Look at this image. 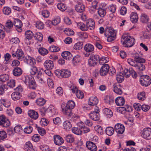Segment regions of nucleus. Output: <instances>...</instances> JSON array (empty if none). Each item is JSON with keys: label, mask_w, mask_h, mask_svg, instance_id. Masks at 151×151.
I'll return each mask as SVG.
<instances>
[{"label": "nucleus", "mask_w": 151, "mask_h": 151, "mask_svg": "<svg viewBox=\"0 0 151 151\" xmlns=\"http://www.w3.org/2000/svg\"><path fill=\"white\" fill-rule=\"evenodd\" d=\"M132 56L134 58V60L131 58L128 59L127 60L128 63L139 70H145V66L143 63L145 62V59L141 58L139 55L137 53L133 54Z\"/></svg>", "instance_id": "f257e3e1"}, {"label": "nucleus", "mask_w": 151, "mask_h": 151, "mask_svg": "<svg viewBox=\"0 0 151 151\" xmlns=\"http://www.w3.org/2000/svg\"><path fill=\"white\" fill-rule=\"evenodd\" d=\"M75 106L74 102L72 100L69 101L67 103L66 106L62 108V110L64 114L67 115V117L70 118L72 116V119L73 120H76L78 118V116L73 115L71 109H73Z\"/></svg>", "instance_id": "f03ea898"}, {"label": "nucleus", "mask_w": 151, "mask_h": 151, "mask_svg": "<svg viewBox=\"0 0 151 151\" xmlns=\"http://www.w3.org/2000/svg\"><path fill=\"white\" fill-rule=\"evenodd\" d=\"M135 39L130 36L123 35L122 36L121 42H123V44L125 47H130L134 44Z\"/></svg>", "instance_id": "7ed1b4c3"}, {"label": "nucleus", "mask_w": 151, "mask_h": 151, "mask_svg": "<svg viewBox=\"0 0 151 151\" xmlns=\"http://www.w3.org/2000/svg\"><path fill=\"white\" fill-rule=\"evenodd\" d=\"M105 35L107 37V41L111 42L114 41L116 38V34L114 31L109 28L106 29Z\"/></svg>", "instance_id": "20e7f679"}, {"label": "nucleus", "mask_w": 151, "mask_h": 151, "mask_svg": "<svg viewBox=\"0 0 151 151\" xmlns=\"http://www.w3.org/2000/svg\"><path fill=\"white\" fill-rule=\"evenodd\" d=\"M11 124L10 122L4 115H0V125L1 126L7 128Z\"/></svg>", "instance_id": "39448f33"}, {"label": "nucleus", "mask_w": 151, "mask_h": 151, "mask_svg": "<svg viewBox=\"0 0 151 151\" xmlns=\"http://www.w3.org/2000/svg\"><path fill=\"white\" fill-rule=\"evenodd\" d=\"M140 82L142 85L146 87L151 84V79L147 75L143 76L141 77Z\"/></svg>", "instance_id": "423d86ee"}, {"label": "nucleus", "mask_w": 151, "mask_h": 151, "mask_svg": "<svg viewBox=\"0 0 151 151\" xmlns=\"http://www.w3.org/2000/svg\"><path fill=\"white\" fill-rule=\"evenodd\" d=\"M99 56L98 55H95L92 56H90L88 60V64L90 67H94L96 65L97 62H99Z\"/></svg>", "instance_id": "0eeeda50"}, {"label": "nucleus", "mask_w": 151, "mask_h": 151, "mask_svg": "<svg viewBox=\"0 0 151 151\" xmlns=\"http://www.w3.org/2000/svg\"><path fill=\"white\" fill-rule=\"evenodd\" d=\"M141 135L143 138L147 139H151V129L146 128L141 132Z\"/></svg>", "instance_id": "6e6552de"}, {"label": "nucleus", "mask_w": 151, "mask_h": 151, "mask_svg": "<svg viewBox=\"0 0 151 151\" xmlns=\"http://www.w3.org/2000/svg\"><path fill=\"white\" fill-rule=\"evenodd\" d=\"M124 73L125 77L126 78H128L131 75L134 78H136L137 76V73L132 68H129V69H125Z\"/></svg>", "instance_id": "1a4fd4ad"}, {"label": "nucleus", "mask_w": 151, "mask_h": 151, "mask_svg": "<svg viewBox=\"0 0 151 151\" xmlns=\"http://www.w3.org/2000/svg\"><path fill=\"white\" fill-rule=\"evenodd\" d=\"M99 111V109H96L94 111L91 112L89 114V117L93 121H99L100 117Z\"/></svg>", "instance_id": "9d476101"}, {"label": "nucleus", "mask_w": 151, "mask_h": 151, "mask_svg": "<svg viewBox=\"0 0 151 151\" xmlns=\"http://www.w3.org/2000/svg\"><path fill=\"white\" fill-rule=\"evenodd\" d=\"M12 54L13 57L16 56L17 58L20 60L22 61L25 59L24 53L21 49H18L15 52L12 53Z\"/></svg>", "instance_id": "9b49d317"}, {"label": "nucleus", "mask_w": 151, "mask_h": 151, "mask_svg": "<svg viewBox=\"0 0 151 151\" xmlns=\"http://www.w3.org/2000/svg\"><path fill=\"white\" fill-rule=\"evenodd\" d=\"M34 36V34L32 31L28 30L25 32L24 42L26 44L28 45L30 44L29 40L32 39Z\"/></svg>", "instance_id": "f8f14e48"}, {"label": "nucleus", "mask_w": 151, "mask_h": 151, "mask_svg": "<svg viewBox=\"0 0 151 151\" xmlns=\"http://www.w3.org/2000/svg\"><path fill=\"white\" fill-rule=\"evenodd\" d=\"M109 67L107 64H105L101 67L99 70L101 76H105L108 73L109 70Z\"/></svg>", "instance_id": "ddd939ff"}, {"label": "nucleus", "mask_w": 151, "mask_h": 151, "mask_svg": "<svg viewBox=\"0 0 151 151\" xmlns=\"http://www.w3.org/2000/svg\"><path fill=\"white\" fill-rule=\"evenodd\" d=\"M114 91L116 93L121 95L123 91H122V87L121 85L118 83H115L113 86Z\"/></svg>", "instance_id": "4468645a"}, {"label": "nucleus", "mask_w": 151, "mask_h": 151, "mask_svg": "<svg viewBox=\"0 0 151 151\" xmlns=\"http://www.w3.org/2000/svg\"><path fill=\"white\" fill-rule=\"evenodd\" d=\"M14 25L16 27V30L17 32H21L22 31V23L21 21L19 19H15L14 21Z\"/></svg>", "instance_id": "2eb2a0df"}, {"label": "nucleus", "mask_w": 151, "mask_h": 151, "mask_svg": "<svg viewBox=\"0 0 151 151\" xmlns=\"http://www.w3.org/2000/svg\"><path fill=\"white\" fill-rule=\"evenodd\" d=\"M114 129L116 132L119 134H123L124 131V126L120 123L116 124L115 126Z\"/></svg>", "instance_id": "dca6fc26"}, {"label": "nucleus", "mask_w": 151, "mask_h": 151, "mask_svg": "<svg viewBox=\"0 0 151 151\" xmlns=\"http://www.w3.org/2000/svg\"><path fill=\"white\" fill-rule=\"evenodd\" d=\"M54 143L57 145H60L64 142L63 139L59 135H55L53 136Z\"/></svg>", "instance_id": "f3484780"}, {"label": "nucleus", "mask_w": 151, "mask_h": 151, "mask_svg": "<svg viewBox=\"0 0 151 151\" xmlns=\"http://www.w3.org/2000/svg\"><path fill=\"white\" fill-rule=\"evenodd\" d=\"M86 146L91 151H96L97 147L95 144L93 142L88 141L86 142Z\"/></svg>", "instance_id": "a211bd4d"}, {"label": "nucleus", "mask_w": 151, "mask_h": 151, "mask_svg": "<svg viewBox=\"0 0 151 151\" xmlns=\"http://www.w3.org/2000/svg\"><path fill=\"white\" fill-rule=\"evenodd\" d=\"M85 9V6L82 3L78 2L75 6L76 10L78 12L81 13L84 12Z\"/></svg>", "instance_id": "6ab92c4d"}, {"label": "nucleus", "mask_w": 151, "mask_h": 151, "mask_svg": "<svg viewBox=\"0 0 151 151\" xmlns=\"http://www.w3.org/2000/svg\"><path fill=\"white\" fill-rule=\"evenodd\" d=\"M61 55L64 59L68 60H71L73 57L71 53L68 51L63 52L62 53Z\"/></svg>", "instance_id": "aec40b11"}, {"label": "nucleus", "mask_w": 151, "mask_h": 151, "mask_svg": "<svg viewBox=\"0 0 151 151\" xmlns=\"http://www.w3.org/2000/svg\"><path fill=\"white\" fill-rule=\"evenodd\" d=\"M135 143L134 141H129L127 142V146H130L129 147L127 148L124 149V151H134L136 150L135 148L133 147L132 145H134Z\"/></svg>", "instance_id": "412c9836"}, {"label": "nucleus", "mask_w": 151, "mask_h": 151, "mask_svg": "<svg viewBox=\"0 0 151 151\" xmlns=\"http://www.w3.org/2000/svg\"><path fill=\"white\" fill-rule=\"evenodd\" d=\"M116 104L119 106H122L124 104L125 100L124 98L122 96L117 97L115 100Z\"/></svg>", "instance_id": "4be33fe9"}, {"label": "nucleus", "mask_w": 151, "mask_h": 151, "mask_svg": "<svg viewBox=\"0 0 151 151\" xmlns=\"http://www.w3.org/2000/svg\"><path fill=\"white\" fill-rule=\"evenodd\" d=\"M45 68L47 69H52L54 67V64L53 62L50 60H46L44 63Z\"/></svg>", "instance_id": "5701e85b"}, {"label": "nucleus", "mask_w": 151, "mask_h": 151, "mask_svg": "<svg viewBox=\"0 0 151 151\" xmlns=\"http://www.w3.org/2000/svg\"><path fill=\"white\" fill-rule=\"evenodd\" d=\"M86 26L87 28L91 30H93L94 29L95 23L94 21L92 19H88L86 22Z\"/></svg>", "instance_id": "b1692460"}, {"label": "nucleus", "mask_w": 151, "mask_h": 151, "mask_svg": "<svg viewBox=\"0 0 151 151\" xmlns=\"http://www.w3.org/2000/svg\"><path fill=\"white\" fill-rule=\"evenodd\" d=\"M28 114L31 118L34 119H37L38 117L37 112L32 110H30L28 111Z\"/></svg>", "instance_id": "393cba45"}, {"label": "nucleus", "mask_w": 151, "mask_h": 151, "mask_svg": "<svg viewBox=\"0 0 151 151\" xmlns=\"http://www.w3.org/2000/svg\"><path fill=\"white\" fill-rule=\"evenodd\" d=\"M24 58L25 59H24L23 61L27 64H30L31 65H32L35 63V59L29 56H27Z\"/></svg>", "instance_id": "a878e982"}, {"label": "nucleus", "mask_w": 151, "mask_h": 151, "mask_svg": "<svg viewBox=\"0 0 151 151\" xmlns=\"http://www.w3.org/2000/svg\"><path fill=\"white\" fill-rule=\"evenodd\" d=\"M12 72L14 76H19L22 74V70L20 68L17 67L13 69Z\"/></svg>", "instance_id": "bb28decb"}, {"label": "nucleus", "mask_w": 151, "mask_h": 151, "mask_svg": "<svg viewBox=\"0 0 151 151\" xmlns=\"http://www.w3.org/2000/svg\"><path fill=\"white\" fill-rule=\"evenodd\" d=\"M98 102V100L96 97H91L88 101V104L91 106L96 105Z\"/></svg>", "instance_id": "cd10ccee"}, {"label": "nucleus", "mask_w": 151, "mask_h": 151, "mask_svg": "<svg viewBox=\"0 0 151 151\" xmlns=\"http://www.w3.org/2000/svg\"><path fill=\"white\" fill-rule=\"evenodd\" d=\"M130 19L133 23L137 22L138 19V17L137 13L135 12L132 13L130 14Z\"/></svg>", "instance_id": "c85d7f7f"}, {"label": "nucleus", "mask_w": 151, "mask_h": 151, "mask_svg": "<svg viewBox=\"0 0 151 151\" xmlns=\"http://www.w3.org/2000/svg\"><path fill=\"white\" fill-rule=\"evenodd\" d=\"M24 150L26 151H33L34 150L33 148L32 144L30 142H27L24 146Z\"/></svg>", "instance_id": "c756f323"}, {"label": "nucleus", "mask_w": 151, "mask_h": 151, "mask_svg": "<svg viewBox=\"0 0 151 151\" xmlns=\"http://www.w3.org/2000/svg\"><path fill=\"white\" fill-rule=\"evenodd\" d=\"M84 49L87 52H90L94 50L93 46L90 44H87L84 47Z\"/></svg>", "instance_id": "7c9ffc66"}, {"label": "nucleus", "mask_w": 151, "mask_h": 151, "mask_svg": "<svg viewBox=\"0 0 151 151\" xmlns=\"http://www.w3.org/2000/svg\"><path fill=\"white\" fill-rule=\"evenodd\" d=\"M81 57L80 56L76 55L73 58L72 63L74 66H76L80 62Z\"/></svg>", "instance_id": "2f4dec72"}, {"label": "nucleus", "mask_w": 151, "mask_h": 151, "mask_svg": "<svg viewBox=\"0 0 151 151\" xmlns=\"http://www.w3.org/2000/svg\"><path fill=\"white\" fill-rule=\"evenodd\" d=\"M13 24L12 22L11 21L8 20L5 24L6 27H4V30L8 32L9 31V29L12 28Z\"/></svg>", "instance_id": "473e14b6"}, {"label": "nucleus", "mask_w": 151, "mask_h": 151, "mask_svg": "<svg viewBox=\"0 0 151 151\" xmlns=\"http://www.w3.org/2000/svg\"><path fill=\"white\" fill-rule=\"evenodd\" d=\"M103 112L104 114L107 116V117L110 118L113 115V112L111 110L108 108H105L103 110Z\"/></svg>", "instance_id": "72a5a7b5"}, {"label": "nucleus", "mask_w": 151, "mask_h": 151, "mask_svg": "<svg viewBox=\"0 0 151 151\" xmlns=\"http://www.w3.org/2000/svg\"><path fill=\"white\" fill-rule=\"evenodd\" d=\"M37 74L36 76L38 80V81L41 83H44V79L43 78V75L42 72L41 70H39L37 73Z\"/></svg>", "instance_id": "f704fd0d"}, {"label": "nucleus", "mask_w": 151, "mask_h": 151, "mask_svg": "<svg viewBox=\"0 0 151 151\" xmlns=\"http://www.w3.org/2000/svg\"><path fill=\"white\" fill-rule=\"evenodd\" d=\"M63 126L65 129L69 130L72 127V125L69 121H65L63 123Z\"/></svg>", "instance_id": "c9c22d12"}, {"label": "nucleus", "mask_w": 151, "mask_h": 151, "mask_svg": "<svg viewBox=\"0 0 151 151\" xmlns=\"http://www.w3.org/2000/svg\"><path fill=\"white\" fill-rule=\"evenodd\" d=\"M28 84L29 88L33 89H35L37 86L34 78H31V80Z\"/></svg>", "instance_id": "e433bc0d"}, {"label": "nucleus", "mask_w": 151, "mask_h": 151, "mask_svg": "<svg viewBox=\"0 0 151 151\" xmlns=\"http://www.w3.org/2000/svg\"><path fill=\"white\" fill-rule=\"evenodd\" d=\"M7 137V134L4 130L0 131V142H1L5 140Z\"/></svg>", "instance_id": "4c0bfd02"}, {"label": "nucleus", "mask_w": 151, "mask_h": 151, "mask_svg": "<svg viewBox=\"0 0 151 151\" xmlns=\"http://www.w3.org/2000/svg\"><path fill=\"white\" fill-rule=\"evenodd\" d=\"M21 96L19 92H15L12 93L11 95L12 99L14 100H17L20 98Z\"/></svg>", "instance_id": "58836bf2"}, {"label": "nucleus", "mask_w": 151, "mask_h": 151, "mask_svg": "<svg viewBox=\"0 0 151 151\" xmlns=\"http://www.w3.org/2000/svg\"><path fill=\"white\" fill-rule=\"evenodd\" d=\"M114 129L111 127H107L105 130L106 134L109 136H111L114 132Z\"/></svg>", "instance_id": "ea45409f"}, {"label": "nucleus", "mask_w": 151, "mask_h": 151, "mask_svg": "<svg viewBox=\"0 0 151 151\" xmlns=\"http://www.w3.org/2000/svg\"><path fill=\"white\" fill-rule=\"evenodd\" d=\"M77 26L82 31H86L88 29L87 26H86L85 24L83 22H79L78 23Z\"/></svg>", "instance_id": "a19ab883"}, {"label": "nucleus", "mask_w": 151, "mask_h": 151, "mask_svg": "<svg viewBox=\"0 0 151 151\" xmlns=\"http://www.w3.org/2000/svg\"><path fill=\"white\" fill-rule=\"evenodd\" d=\"M149 20V17L146 14H142L140 20L142 23H146Z\"/></svg>", "instance_id": "79ce46f5"}, {"label": "nucleus", "mask_w": 151, "mask_h": 151, "mask_svg": "<svg viewBox=\"0 0 151 151\" xmlns=\"http://www.w3.org/2000/svg\"><path fill=\"white\" fill-rule=\"evenodd\" d=\"M0 102L2 104L4 107L6 108L9 107L11 105L10 102L5 99H1L0 100Z\"/></svg>", "instance_id": "37998d69"}, {"label": "nucleus", "mask_w": 151, "mask_h": 151, "mask_svg": "<svg viewBox=\"0 0 151 151\" xmlns=\"http://www.w3.org/2000/svg\"><path fill=\"white\" fill-rule=\"evenodd\" d=\"M38 51L39 53L42 55H45L48 53L47 50L42 47L39 48Z\"/></svg>", "instance_id": "c03bdc74"}, {"label": "nucleus", "mask_w": 151, "mask_h": 151, "mask_svg": "<svg viewBox=\"0 0 151 151\" xmlns=\"http://www.w3.org/2000/svg\"><path fill=\"white\" fill-rule=\"evenodd\" d=\"M124 78L122 73H120L116 76V79L118 83L122 82L124 80Z\"/></svg>", "instance_id": "a18cd8bd"}, {"label": "nucleus", "mask_w": 151, "mask_h": 151, "mask_svg": "<svg viewBox=\"0 0 151 151\" xmlns=\"http://www.w3.org/2000/svg\"><path fill=\"white\" fill-rule=\"evenodd\" d=\"M36 102L38 105L42 106L45 103L46 101L43 98H40L36 100Z\"/></svg>", "instance_id": "49530a36"}, {"label": "nucleus", "mask_w": 151, "mask_h": 151, "mask_svg": "<svg viewBox=\"0 0 151 151\" xmlns=\"http://www.w3.org/2000/svg\"><path fill=\"white\" fill-rule=\"evenodd\" d=\"M72 131L75 134L78 135H81L82 133V130L78 127L73 128Z\"/></svg>", "instance_id": "de8ad7c7"}, {"label": "nucleus", "mask_w": 151, "mask_h": 151, "mask_svg": "<svg viewBox=\"0 0 151 151\" xmlns=\"http://www.w3.org/2000/svg\"><path fill=\"white\" fill-rule=\"evenodd\" d=\"M52 110V109H51V108L50 107H48L47 109L45 108V107H43L40 110V111L41 115L42 116H44L45 115V113L49 111H50V110Z\"/></svg>", "instance_id": "09e8293b"}, {"label": "nucleus", "mask_w": 151, "mask_h": 151, "mask_svg": "<svg viewBox=\"0 0 151 151\" xmlns=\"http://www.w3.org/2000/svg\"><path fill=\"white\" fill-rule=\"evenodd\" d=\"M11 9L8 6L4 7L3 9V12L4 14L9 15L11 13Z\"/></svg>", "instance_id": "8fccbe9b"}, {"label": "nucleus", "mask_w": 151, "mask_h": 151, "mask_svg": "<svg viewBox=\"0 0 151 151\" xmlns=\"http://www.w3.org/2000/svg\"><path fill=\"white\" fill-rule=\"evenodd\" d=\"M64 32L68 36L73 35L74 33V31L68 28H65Z\"/></svg>", "instance_id": "3c124183"}, {"label": "nucleus", "mask_w": 151, "mask_h": 151, "mask_svg": "<svg viewBox=\"0 0 151 151\" xmlns=\"http://www.w3.org/2000/svg\"><path fill=\"white\" fill-rule=\"evenodd\" d=\"M57 7L58 9L62 11H64L67 9V7L65 4L63 3L58 4L57 5Z\"/></svg>", "instance_id": "603ef678"}, {"label": "nucleus", "mask_w": 151, "mask_h": 151, "mask_svg": "<svg viewBox=\"0 0 151 151\" xmlns=\"http://www.w3.org/2000/svg\"><path fill=\"white\" fill-rule=\"evenodd\" d=\"M83 43L82 42H79L76 43L74 46V48L76 50H79L82 48Z\"/></svg>", "instance_id": "864d4df0"}, {"label": "nucleus", "mask_w": 151, "mask_h": 151, "mask_svg": "<svg viewBox=\"0 0 151 151\" xmlns=\"http://www.w3.org/2000/svg\"><path fill=\"white\" fill-rule=\"evenodd\" d=\"M34 37L35 39L39 41H41L43 39L42 35L40 32L37 33L34 35Z\"/></svg>", "instance_id": "5fc2aeb1"}, {"label": "nucleus", "mask_w": 151, "mask_h": 151, "mask_svg": "<svg viewBox=\"0 0 151 151\" xmlns=\"http://www.w3.org/2000/svg\"><path fill=\"white\" fill-rule=\"evenodd\" d=\"M9 76L6 74H3L0 76V81L4 82L8 80Z\"/></svg>", "instance_id": "6e6d98bb"}, {"label": "nucleus", "mask_w": 151, "mask_h": 151, "mask_svg": "<svg viewBox=\"0 0 151 151\" xmlns=\"http://www.w3.org/2000/svg\"><path fill=\"white\" fill-rule=\"evenodd\" d=\"M99 14L102 17H103L106 14V11L105 9L101 8H99L98 11Z\"/></svg>", "instance_id": "4d7b16f0"}, {"label": "nucleus", "mask_w": 151, "mask_h": 151, "mask_svg": "<svg viewBox=\"0 0 151 151\" xmlns=\"http://www.w3.org/2000/svg\"><path fill=\"white\" fill-rule=\"evenodd\" d=\"M61 74V77L68 78L70 76V73L68 70H62Z\"/></svg>", "instance_id": "13d9d810"}, {"label": "nucleus", "mask_w": 151, "mask_h": 151, "mask_svg": "<svg viewBox=\"0 0 151 151\" xmlns=\"http://www.w3.org/2000/svg\"><path fill=\"white\" fill-rule=\"evenodd\" d=\"M65 140L68 142L71 143L74 141V138L72 135L68 134L66 137Z\"/></svg>", "instance_id": "bf43d9fd"}, {"label": "nucleus", "mask_w": 151, "mask_h": 151, "mask_svg": "<svg viewBox=\"0 0 151 151\" xmlns=\"http://www.w3.org/2000/svg\"><path fill=\"white\" fill-rule=\"evenodd\" d=\"M39 70L36 67L34 66L32 67L31 68L30 72L31 75H34L37 73Z\"/></svg>", "instance_id": "052dcab7"}, {"label": "nucleus", "mask_w": 151, "mask_h": 151, "mask_svg": "<svg viewBox=\"0 0 151 151\" xmlns=\"http://www.w3.org/2000/svg\"><path fill=\"white\" fill-rule=\"evenodd\" d=\"M33 130V128L30 126H27L24 128V132L27 134L31 133Z\"/></svg>", "instance_id": "680f3d73"}, {"label": "nucleus", "mask_w": 151, "mask_h": 151, "mask_svg": "<svg viewBox=\"0 0 151 151\" xmlns=\"http://www.w3.org/2000/svg\"><path fill=\"white\" fill-rule=\"evenodd\" d=\"M49 123V122L45 118H42L40 121V124L42 126H46Z\"/></svg>", "instance_id": "e2e57ef3"}, {"label": "nucleus", "mask_w": 151, "mask_h": 151, "mask_svg": "<svg viewBox=\"0 0 151 151\" xmlns=\"http://www.w3.org/2000/svg\"><path fill=\"white\" fill-rule=\"evenodd\" d=\"M49 50L50 51L52 52H57L60 50V48L57 46L52 45L50 47Z\"/></svg>", "instance_id": "0e129e2a"}, {"label": "nucleus", "mask_w": 151, "mask_h": 151, "mask_svg": "<svg viewBox=\"0 0 151 151\" xmlns=\"http://www.w3.org/2000/svg\"><path fill=\"white\" fill-rule=\"evenodd\" d=\"M145 92H142L138 93L137 96V98L140 100H143L145 99Z\"/></svg>", "instance_id": "69168bd1"}, {"label": "nucleus", "mask_w": 151, "mask_h": 151, "mask_svg": "<svg viewBox=\"0 0 151 151\" xmlns=\"http://www.w3.org/2000/svg\"><path fill=\"white\" fill-rule=\"evenodd\" d=\"M11 55L9 53H6L4 55V57L5 58V60L4 61V63L5 64H7L9 62V61L10 60Z\"/></svg>", "instance_id": "338daca9"}, {"label": "nucleus", "mask_w": 151, "mask_h": 151, "mask_svg": "<svg viewBox=\"0 0 151 151\" xmlns=\"http://www.w3.org/2000/svg\"><path fill=\"white\" fill-rule=\"evenodd\" d=\"M76 95L78 98L82 99L84 96L83 93L80 90H78L76 93Z\"/></svg>", "instance_id": "774afa93"}]
</instances>
